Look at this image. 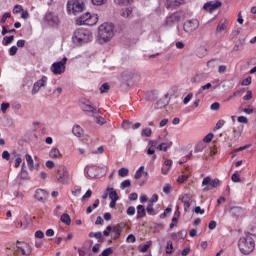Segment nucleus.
I'll return each instance as SVG.
<instances>
[{"label":"nucleus","instance_id":"51","mask_svg":"<svg viewBox=\"0 0 256 256\" xmlns=\"http://www.w3.org/2000/svg\"><path fill=\"white\" fill-rule=\"evenodd\" d=\"M2 159H5V161H9V159H11V154L9 151L5 150L2 152Z\"/></svg>","mask_w":256,"mask_h":256},{"label":"nucleus","instance_id":"49","mask_svg":"<svg viewBox=\"0 0 256 256\" xmlns=\"http://www.w3.org/2000/svg\"><path fill=\"white\" fill-rule=\"evenodd\" d=\"M207 67L210 69H213V67H217V60L212 59L207 62Z\"/></svg>","mask_w":256,"mask_h":256},{"label":"nucleus","instance_id":"15","mask_svg":"<svg viewBox=\"0 0 256 256\" xmlns=\"http://www.w3.org/2000/svg\"><path fill=\"white\" fill-rule=\"evenodd\" d=\"M34 197L37 201L44 203V201H47V192L43 189H37Z\"/></svg>","mask_w":256,"mask_h":256},{"label":"nucleus","instance_id":"12","mask_svg":"<svg viewBox=\"0 0 256 256\" xmlns=\"http://www.w3.org/2000/svg\"><path fill=\"white\" fill-rule=\"evenodd\" d=\"M227 27H229L227 20H220L216 27V35H225L227 33Z\"/></svg>","mask_w":256,"mask_h":256},{"label":"nucleus","instance_id":"19","mask_svg":"<svg viewBox=\"0 0 256 256\" xmlns=\"http://www.w3.org/2000/svg\"><path fill=\"white\" fill-rule=\"evenodd\" d=\"M25 157H26V163H27L30 171H35V169H37V166H35V164L33 162V157H31V155H29V154H26Z\"/></svg>","mask_w":256,"mask_h":256},{"label":"nucleus","instance_id":"48","mask_svg":"<svg viewBox=\"0 0 256 256\" xmlns=\"http://www.w3.org/2000/svg\"><path fill=\"white\" fill-rule=\"evenodd\" d=\"M203 141H204V143H211V141H213V133L207 134L204 137Z\"/></svg>","mask_w":256,"mask_h":256},{"label":"nucleus","instance_id":"11","mask_svg":"<svg viewBox=\"0 0 256 256\" xmlns=\"http://www.w3.org/2000/svg\"><path fill=\"white\" fill-rule=\"evenodd\" d=\"M59 183H65L69 179V171L65 166H60L57 170Z\"/></svg>","mask_w":256,"mask_h":256},{"label":"nucleus","instance_id":"14","mask_svg":"<svg viewBox=\"0 0 256 256\" xmlns=\"http://www.w3.org/2000/svg\"><path fill=\"white\" fill-rule=\"evenodd\" d=\"M219 7H221V2L216 1L204 4L203 9H205V11H209V13H213V11H215V9H219Z\"/></svg>","mask_w":256,"mask_h":256},{"label":"nucleus","instance_id":"35","mask_svg":"<svg viewBox=\"0 0 256 256\" xmlns=\"http://www.w3.org/2000/svg\"><path fill=\"white\" fill-rule=\"evenodd\" d=\"M166 253L167 255H171V253H173V242L171 241L167 242Z\"/></svg>","mask_w":256,"mask_h":256},{"label":"nucleus","instance_id":"43","mask_svg":"<svg viewBox=\"0 0 256 256\" xmlns=\"http://www.w3.org/2000/svg\"><path fill=\"white\" fill-rule=\"evenodd\" d=\"M148 215H153L155 213V209L153 208V204L148 202V206L146 208Z\"/></svg>","mask_w":256,"mask_h":256},{"label":"nucleus","instance_id":"25","mask_svg":"<svg viewBox=\"0 0 256 256\" xmlns=\"http://www.w3.org/2000/svg\"><path fill=\"white\" fill-rule=\"evenodd\" d=\"M107 191H109V199H111V201H119L117 191L113 190V188H107Z\"/></svg>","mask_w":256,"mask_h":256},{"label":"nucleus","instance_id":"64","mask_svg":"<svg viewBox=\"0 0 256 256\" xmlns=\"http://www.w3.org/2000/svg\"><path fill=\"white\" fill-rule=\"evenodd\" d=\"M111 253H113V249L107 248L102 252V256H109V255H111Z\"/></svg>","mask_w":256,"mask_h":256},{"label":"nucleus","instance_id":"36","mask_svg":"<svg viewBox=\"0 0 256 256\" xmlns=\"http://www.w3.org/2000/svg\"><path fill=\"white\" fill-rule=\"evenodd\" d=\"M89 237L90 238H95V239H101V237H103V233H101V232H90L89 233Z\"/></svg>","mask_w":256,"mask_h":256},{"label":"nucleus","instance_id":"32","mask_svg":"<svg viewBox=\"0 0 256 256\" xmlns=\"http://www.w3.org/2000/svg\"><path fill=\"white\" fill-rule=\"evenodd\" d=\"M169 147H171V144L162 143L157 146V149H158V151H167V149H169Z\"/></svg>","mask_w":256,"mask_h":256},{"label":"nucleus","instance_id":"62","mask_svg":"<svg viewBox=\"0 0 256 256\" xmlns=\"http://www.w3.org/2000/svg\"><path fill=\"white\" fill-rule=\"evenodd\" d=\"M238 123L247 124V123H249V119H247V117H245V116H239L238 117Z\"/></svg>","mask_w":256,"mask_h":256},{"label":"nucleus","instance_id":"10","mask_svg":"<svg viewBox=\"0 0 256 256\" xmlns=\"http://www.w3.org/2000/svg\"><path fill=\"white\" fill-rule=\"evenodd\" d=\"M183 19V12H175L172 15L168 16L166 18V25L171 27L172 25H175V23H179Z\"/></svg>","mask_w":256,"mask_h":256},{"label":"nucleus","instance_id":"16","mask_svg":"<svg viewBox=\"0 0 256 256\" xmlns=\"http://www.w3.org/2000/svg\"><path fill=\"white\" fill-rule=\"evenodd\" d=\"M179 200L184 204V211H189V207H191V196L189 194H185L180 197Z\"/></svg>","mask_w":256,"mask_h":256},{"label":"nucleus","instance_id":"42","mask_svg":"<svg viewBox=\"0 0 256 256\" xmlns=\"http://www.w3.org/2000/svg\"><path fill=\"white\" fill-rule=\"evenodd\" d=\"M233 183H241V176L239 174L234 173L231 177Z\"/></svg>","mask_w":256,"mask_h":256},{"label":"nucleus","instance_id":"33","mask_svg":"<svg viewBox=\"0 0 256 256\" xmlns=\"http://www.w3.org/2000/svg\"><path fill=\"white\" fill-rule=\"evenodd\" d=\"M110 86L108 83H104L100 87V93H109Z\"/></svg>","mask_w":256,"mask_h":256},{"label":"nucleus","instance_id":"9","mask_svg":"<svg viewBox=\"0 0 256 256\" xmlns=\"http://www.w3.org/2000/svg\"><path fill=\"white\" fill-rule=\"evenodd\" d=\"M80 108L85 113H92V115H96V113H99V110L97 109V107L93 106L91 101L87 99L80 101Z\"/></svg>","mask_w":256,"mask_h":256},{"label":"nucleus","instance_id":"37","mask_svg":"<svg viewBox=\"0 0 256 256\" xmlns=\"http://www.w3.org/2000/svg\"><path fill=\"white\" fill-rule=\"evenodd\" d=\"M72 195H74V197H79V195H81V186L74 187Z\"/></svg>","mask_w":256,"mask_h":256},{"label":"nucleus","instance_id":"6","mask_svg":"<svg viewBox=\"0 0 256 256\" xmlns=\"http://www.w3.org/2000/svg\"><path fill=\"white\" fill-rule=\"evenodd\" d=\"M221 185V181L217 178L211 179V177H205L202 181L203 192L211 191V189H217Z\"/></svg>","mask_w":256,"mask_h":256},{"label":"nucleus","instance_id":"50","mask_svg":"<svg viewBox=\"0 0 256 256\" xmlns=\"http://www.w3.org/2000/svg\"><path fill=\"white\" fill-rule=\"evenodd\" d=\"M126 213H127V215H129L130 217H133V215H135V206H130V207H128Z\"/></svg>","mask_w":256,"mask_h":256},{"label":"nucleus","instance_id":"61","mask_svg":"<svg viewBox=\"0 0 256 256\" xmlns=\"http://www.w3.org/2000/svg\"><path fill=\"white\" fill-rule=\"evenodd\" d=\"M21 12H23V6H21V5H16V6L14 7V9H13V13H14V14H17V13H21Z\"/></svg>","mask_w":256,"mask_h":256},{"label":"nucleus","instance_id":"56","mask_svg":"<svg viewBox=\"0 0 256 256\" xmlns=\"http://www.w3.org/2000/svg\"><path fill=\"white\" fill-rule=\"evenodd\" d=\"M221 107V105L219 104V102H214L211 106L210 109L211 111H219V108Z\"/></svg>","mask_w":256,"mask_h":256},{"label":"nucleus","instance_id":"20","mask_svg":"<svg viewBox=\"0 0 256 256\" xmlns=\"http://www.w3.org/2000/svg\"><path fill=\"white\" fill-rule=\"evenodd\" d=\"M17 249L21 251L22 255H31V248L27 244H24L23 246H17Z\"/></svg>","mask_w":256,"mask_h":256},{"label":"nucleus","instance_id":"26","mask_svg":"<svg viewBox=\"0 0 256 256\" xmlns=\"http://www.w3.org/2000/svg\"><path fill=\"white\" fill-rule=\"evenodd\" d=\"M205 81V74H196L194 77L191 78V83H201Z\"/></svg>","mask_w":256,"mask_h":256},{"label":"nucleus","instance_id":"44","mask_svg":"<svg viewBox=\"0 0 256 256\" xmlns=\"http://www.w3.org/2000/svg\"><path fill=\"white\" fill-rule=\"evenodd\" d=\"M17 51H19V49L17 48V46H12L9 49V55L10 57H14V55H17Z\"/></svg>","mask_w":256,"mask_h":256},{"label":"nucleus","instance_id":"7","mask_svg":"<svg viewBox=\"0 0 256 256\" xmlns=\"http://www.w3.org/2000/svg\"><path fill=\"white\" fill-rule=\"evenodd\" d=\"M67 9L69 12L72 11L73 15H77L85 9V4L79 0H71L67 3Z\"/></svg>","mask_w":256,"mask_h":256},{"label":"nucleus","instance_id":"59","mask_svg":"<svg viewBox=\"0 0 256 256\" xmlns=\"http://www.w3.org/2000/svg\"><path fill=\"white\" fill-rule=\"evenodd\" d=\"M193 99V93H189L183 100L184 105H187Z\"/></svg>","mask_w":256,"mask_h":256},{"label":"nucleus","instance_id":"30","mask_svg":"<svg viewBox=\"0 0 256 256\" xmlns=\"http://www.w3.org/2000/svg\"><path fill=\"white\" fill-rule=\"evenodd\" d=\"M60 221H62L64 225H71V216H69L67 213L62 214Z\"/></svg>","mask_w":256,"mask_h":256},{"label":"nucleus","instance_id":"18","mask_svg":"<svg viewBox=\"0 0 256 256\" xmlns=\"http://www.w3.org/2000/svg\"><path fill=\"white\" fill-rule=\"evenodd\" d=\"M229 212L233 217H239V215H243V208L239 206H232L230 207Z\"/></svg>","mask_w":256,"mask_h":256},{"label":"nucleus","instance_id":"55","mask_svg":"<svg viewBox=\"0 0 256 256\" xmlns=\"http://www.w3.org/2000/svg\"><path fill=\"white\" fill-rule=\"evenodd\" d=\"M91 2L93 3V5L101 6L105 5V3H107V0H91Z\"/></svg>","mask_w":256,"mask_h":256},{"label":"nucleus","instance_id":"3","mask_svg":"<svg viewBox=\"0 0 256 256\" xmlns=\"http://www.w3.org/2000/svg\"><path fill=\"white\" fill-rule=\"evenodd\" d=\"M238 247L243 255H249L255 250V240L249 235L243 236L239 239Z\"/></svg>","mask_w":256,"mask_h":256},{"label":"nucleus","instance_id":"54","mask_svg":"<svg viewBox=\"0 0 256 256\" xmlns=\"http://www.w3.org/2000/svg\"><path fill=\"white\" fill-rule=\"evenodd\" d=\"M163 193H165L166 195H169V193H171V184H165L164 185Z\"/></svg>","mask_w":256,"mask_h":256},{"label":"nucleus","instance_id":"52","mask_svg":"<svg viewBox=\"0 0 256 256\" xmlns=\"http://www.w3.org/2000/svg\"><path fill=\"white\" fill-rule=\"evenodd\" d=\"M241 137V130L233 129V139L237 140Z\"/></svg>","mask_w":256,"mask_h":256},{"label":"nucleus","instance_id":"39","mask_svg":"<svg viewBox=\"0 0 256 256\" xmlns=\"http://www.w3.org/2000/svg\"><path fill=\"white\" fill-rule=\"evenodd\" d=\"M113 232L115 233L114 239H119V237H121V229H119V226H115Z\"/></svg>","mask_w":256,"mask_h":256},{"label":"nucleus","instance_id":"46","mask_svg":"<svg viewBox=\"0 0 256 256\" xmlns=\"http://www.w3.org/2000/svg\"><path fill=\"white\" fill-rule=\"evenodd\" d=\"M13 39H15V36H9L4 37L3 45H9V43H13Z\"/></svg>","mask_w":256,"mask_h":256},{"label":"nucleus","instance_id":"5","mask_svg":"<svg viewBox=\"0 0 256 256\" xmlns=\"http://www.w3.org/2000/svg\"><path fill=\"white\" fill-rule=\"evenodd\" d=\"M66 65L67 57H64L61 61L54 62L50 67V71L53 75H63V73H65Z\"/></svg>","mask_w":256,"mask_h":256},{"label":"nucleus","instance_id":"53","mask_svg":"<svg viewBox=\"0 0 256 256\" xmlns=\"http://www.w3.org/2000/svg\"><path fill=\"white\" fill-rule=\"evenodd\" d=\"M127 243H135L137 239L135 238V235L129 234L128 237L126 238Z\"/></svg>","mask_w":256,"mask_h":256},{"label":"nucleus","instance_id":"60","mask_svg":"<svg viewBox=\"0 0 256 256\" xmlns=\"http://www.w3.org/2000/svg\"><path fill=\"white\" fill-rule=\"evenodd\" d=\"M96 123L98 125H105L106 121H105V118L101 117V116H97L96 117Z\"/></svg>","mask_w":256,"mask_h":256},{"label":"nucleus","instance_id":"38","mask_svg":"<svg viewBox=\"0 0 256 256\" xmlns=\"http://www.w3.org/2000/svg\"><path fill=\"white\" fill-rule=\"evenodd\" d=\"M243 113H246V115H253V106L252 105H248L247 108H244L243 110Z\"/></svg>","mask_w":256,"mask_h":256},{"label":"nucleus","instance_id":"8","mask_svg":"<svg viewBox=\"0 0 256 256\" xmlns=\"http://www.w3.org/2000/svg\"><path fill=\"white\" fill-rule=\"evenodd\" d=\"M199 20L197 19H190L186 20L183 25V30L185 33H195L199 29Z\"/></svg>","mask_w":256,"mask_h":256},{"label":"nucleus","instance_id":"63","mask_svg":"<svg viewBox=\"0 0 256 256\" xmlns=\"http://www.w3.org/2000/svg\"><path fill=\"white\" fill-rule=\"evenodd\" d=\"M35 237L36 239H43V237H45V234L43 233V231L38 230L35 232Z\"/></svg>","mask_w":256,"mask_h":256},{"label":"nucleus","instance_id":"4","mask_svg":"<svg viewBox=\"0 0 256 256\" xmlns=\"http://www.w3.org/2000/svg\"><path fill=\"white\" fill-rule=\"evenodd\" d=\"M97 21H99L97 14L91 15V13L87 12L80 16L76 20V23L77 25H88L89 27H93V25H97Z\"/></svg>","mask_w":256,"mask_h":256},{"label":"nucleus","instance_id":"23","mask_svg":"<svg viewBox=\"0 0 256 256\" xmlns=\"http://www.w3.org/2000/svg\"><path fill=\"white\" fill-rule=\"evenodd\" d=\"M50 159H59L61 157V151H59L57 148H52L49 152Z\"/></svg>","mask_w":256,"mask_h":256},{"label":"nucleus","instance_id":"57","mask_svg":"<svg viewBox=\"0 0 256 256\" xmlns=\"http://www.w3.org/2000/svg\"><path fill=\"white\" fill-rule=\"evenodd\" d=\"M187 179H189L188 175H181L178 177L177 182L178 183H185V181H187Z\"/></svg>","mask_w":256,"mask_h":256},{"label":"nucleus","instance_id":"31","mask_svg":"<svg viewBox=\"0 0 256 256\" xmlns=\"http://www.w3.org/2000/svg\"><path fill=\"white\" fill-rule=\"evenodd\" d=\"M142 137H151L153 135V131L151 128H144L141 132Z\"/></svg>","mask_w":256,"mask_h":256},{"label":"nucleus","instance_id":"2","mask_svg":"<svg viewBox=\"0 0 256 256\" xmlns=\"http://www.w3.org/2000/svg\"><path fill=\"white\" fill-rule=\"evenodd\" d=\"M113 23H103L98 28V35L103 43H109L115 35Z\"/></svg>","mask_w":256,"mask_h":256},{"label":"nucleus","instance_id":"34","mask_svg":"<svg viewBox=\"0 0 256 256\" xmlns=\"http://www.w3.org/2000/svg\"><path fill=\"white\" fill-rule=\"evenodd\" d=\"M118 175H119V177H127V175H129V169H127V168H121V169L118 171Z\"/></svg>","mask_w":256,"mask_h":256},{"label":"nucleus","instance_id":"28","mask_svg":"<svg viewBox=\"0 0 256 256\" xmlns=\"http://www.w3.org/2000/svg\"><path fill=\"white\" fill-rule=\"evenodd\" d=\"M248 231L250 235H254L256 237V218L248 226Z\"/></svg>","mask_w":256,"mask_h":256},{"label":"nucleus","instance_id":"21","mask_svg":"<svg viewBox=\"0 0 256 256\" xmlns=\"http://www.w3.org/2000/svg\"><path fill=\"white\" fill-rule=\"evenodd\" d=\"M184 0H167L166 5L167 7L173 8V7H179V5H183Z\"/></svg>","mask_w":256,"mask_h":256},{"label":"nucleus","instance_id":"47","mask_svg":"<svg viewBox=\"0 0 256 256\" xmlns=\"http://www.w3.org/2000/svg\"><path fill=\"white\" fill-rule=\"evenodd\" d=\"M251 81H252L251 76H249L241 82V85H243L244 87H247L251 85Z\"/></svg>","mask_w":256,"mask_h":256},{"label":"nucleus","instance_id":"41","mask_svg":"<svg viewBox=\"0 0 256 256\" xmlns=\"http://www.w3.org/2000/svg\"><path fill=\"white\" fill-rule=\"evenodd\" d=\"M7 19H11V13L9 12L4 13L2 16V19L0 20L1 25H3Z\"/></svg>","mask_w":256,"mask_h":256},{"label":"nucleus","instance_id":"45","mask_svg":"<svg viewBox=\"0 0 256 256\" xmlns=\"http://www.w3.org/2000/svg\"><path fill=\"white\" fill-rule=\"evenodd\" d=\"M146 153L147 155H153L152 161H155V159H157V155H155V150L152 149L151 147L147 149Z\"/></svg>","mask_w":256,"mask_h":256},{"label":"nucleus","instance_id":"22","mask_svg":"<svg viewBox=\"0 0 256 256\" xmlns=\"http://www.w3.org/2000/svg\"><path fill=\"white\" fill-rule=\"evenodd\" d=\"M147 215V211L145 210V207L143 205L137 206V219H143Z\"/></svg>","mask_w":256,"mask_h":256},{"label":"nucleus","instance_id":"27","mask_svg":"<svg viewBox=\"0 0 256 256\" xmlns=\"http://www.w3.org/2000/svg\"><path fill=\"white\" fill-rule=\"evenodd\" d=\"M133 15V8H125L122 9L121 11V16L124 17L125 19L131 17Z\"/></svg>","mask_w":256,"mask_h":256},{"label":"nucleus","instance_id":"29","mask_svg":"<svg viewBox=\"0 0 256 256\" xmlns=\"http://www.w3.org/2000/svg\"><path fill=\"white\" fill-rule=\"evenodd\" d=\"M36 87L40 88L45 87L47 85V76H42L40 80L34 83Z\"/></svg>","mask_w":256,"mask_h":256},{"label":"nucleus","instance_id":"40","mask_svg":"<svg viewBox=\"0 0 256 256\" xmlns=\"http://www.w3.org/2000/svg\"><path fill=\"white\" fill-rule=\"evenodd\" d=\"M127 187H131V181L130 180H124L120 184V189H127Z\"/></svg>","mask_w":256,"mask_h":256},{"label":"nucleus","instance_id":"58","mask_svg":"<svg viewBox=\"0 0 256 256\" xmlns=\"http://www.w3.org/2000/svg\"><path fill=\"white\" fill-rule=\"evenodd\" d=\"M149 247H151V242H148L147 244H145V245L140 249V252H141V253H147V251H149Z\"/></svg>","mask_w":256,"mask_h":256},{"label":"nucleus","instance_id":"17","mask_svg":"<svg viewBox=\"0 0 256 256\" xmlns=\"http://www.w3.org/2000/svg\"><path fill=\"white\" fill-rule=\"evenodd\" d=\"M134 177L135 179H141V177H149V173L145 171V166H140Z\"/></svg>","mask_w":256,"mask_h":256},{"label":"nucleus","instance_id":"13","mask_svg":"<svg viewBox=\"0 0 256 256\" xmlns=\"http://www.w3.org/2000/svg\"><path fill=\"white\" fill-rule=\"evenodd\" d=\"M85 173L90 179H95V177H99V167L87 166L85 168Z\"/></svg>","mask_w":256,"mask_h":256},{"label":"nucleus","instance_id":"24","mask_svg":"<svg viewBox=\"0 0 256 256\" xmlns=\"http://www.w3.org/2000/svg\"><path fill=\"white\" fill-rule=\"evenodd\" d=\"M72 133L75 137H83V128L81 126L76 125L72 128Z\"/></svg>","mask_w":256,"mask_h":256},{"label":"nucleus","instance_id":"1","mask_svg":"<svg viewBox=\"0 0 256 256\" xmlns=\"http://www.w3.org/2000/svg\"><path fill=\"white\" fill-rule=\"evenodd\" d=\"M73 43L76 45H85L93 41V34L87 29H77L72 37Z\"/></svg>","mask_w":256,"mask_h":256}]
</instances>
